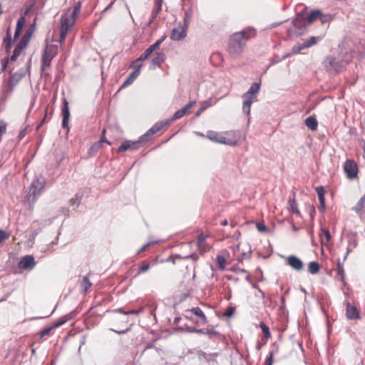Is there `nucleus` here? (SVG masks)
<instances>
[{
	"mask_svg": "<svg viewBox=\"0 0 365 365\" xmlns=\"http://www.w3.org/2000/svg\"><path fill=\"white\" fill-rule=\"evenodd\" d=\"M256 35L253 27H247L244 30L234 33L230 38L227 46L229 54L237 58L244 51L247 41Z\"/></svg>",
	"mask_w": 365,
	"mask_h": 365,
	"instance_id": "obj_1",
	"label": "nucleus"
},
{
	"mask_svg": "<svg viewBox=\"0 0 365 365\" xmlns=\"http://www.w3.org/2000/svg\"><path fill=\"white\" fill-rule=\"evenodd\" d=\"M259 89L260 83H255L250 86L249 90L242 96L243 98L242 110L247 115L250 113L252 103L257 100Z\"/></svg>",
	"mask_w": 365,
	"mask_h": 365,
	"instance_id": "obj_2",
	"label": "nucleus"
},
{
	"mask_svg": "<svg viewBox=\"0 0 365 365\" xmlns=\"http://www.w3.org/2000/svg\"><path fill=\"white\" fill-rule=\"evenodd\" d=\"M259 89L260 83H255L250 86L249 90L242 96L243 98L242 110L247 115L250 113L252 103L257 100Z\"/></svg>",
	"mask_w": 365,
	"mask_h": 365,
	"instance_id": "obj_3",
	"label": "nucleus"
},
{
	"mask_svg": "<svg viewBox=\"0 0 365 365\" xmlns=\"http://www.w3.org/2000/svg\"><path fill=\"white\" fill-rule=\"evenodd\" d=\"M45 184L46 181L44 178L41 175H36L27 194L28 200L34 201L41 195Z\"/></svg>",
	"mask_w": 365,
	"mask_h": 365,
	"instance_id": "obj_4",
	"label": "nucleus"
},
{
	"mask_svg": "<svg viewBox=\"0 0 365 365\" xmlns=\"http://www.w3.org/2000/svg\"><path fill=\"white\" fill-rule=\"evenodd\" d=\"M346 63L344 61L339 58L331 56H327L323 62L325 70L329 73H336L339 72Z\"/></svg>",
	"mask_w": 365,
	"mask_h": 365,
	"instance_id": "obj_5",
	"label": "nucleus"
},
{
	"mask_svg": "<svg viewBox=\"0 0 365 365\" xmlns=\"http://www.w3.org/2000/svg\"><path fill=\"white\" fill-rule=\"evenodd\" d=\"M292 23L293 26L287 29V33L290 36H298L304 30L307 21L302 14H299Z\"/></svg>",
	"mask_w": 365,
	"mask_h": 365,
	"instance_id": "obj_6",
	"label": "nucleus"
},
{
	"mask_svg": "<svg viewBox=\"0 0 365 365\" xmlns=\"http://www.w3.org/2000/svg\"><path fill=\"white\" fill-rule=\"evenodd\" d=\"M76 16L71 14V9L65 11L61 18V28L69 30L75 24Z\"/></svg>",
	"mask_w": 365,
	"mask_h": 365,
	"instance_id": "obj_7",
	"label": "nucleus"
},
{
	"mask_svg": "<svg viewBox=\"0 0 365 365\" xmlns=\"http://www.w3.org/2000/svg\"><path fill=\"white\" fill-rule=\"evenodd\" d=\"M344 170L349 179H354L357 177L358 168L356 163L352 160H346Z\"/></svg>",
	"mask_w": 365,
	"mask_h": 365,
	"instance_id": "obj_8",
	"label": "nucleus"
},
{
	"mask_svg": "<svg viewBox=\"0 0 365 365\" xmlns=\"http://www.w3.org/2000/svg\"><path fill=\"white\" fill-rule=\"evenodd\" d=\"M170 123L169 120H162L156 123L152 128H150L145 134L141 136V140L146 142L148 136L152 135L160 131L165 125Z\"/></svg>",
	"mask_w": 365,
	"mask_h": 365,
	"instance_id": "obj_9",
	"label": "nucleus"
},
{
	"mask_svg": "<svg viewBox=\"0 0 365 365\" xmlns=\"http://www.w3.org/2000/svg\"><path fill=\"white\" fill-rule=\"evenodd\" d=\"M143 143V140H141V137L136 141L125 140L118 148V151L121 153L129 149L134 150L138 149Z\"/></svg>",
	"mask_w": 365,
	"mask_h": 365,
	"instance_id": "obj_10",
	"label": "nucleus"
},
{
	"mask_svg": "<svg viewBox=\"0 0 365 365\" xmlns=\"http://www.w3.org/2000/svg\"><path fill=\"white\" fill-rule=\"evenodd\" d=\"M55 56V51L51 46H46L43 55L42 56V70L45 68L46 66H49L51 60Z\"/></svg>",
	"mask_w": 365,
	"mask_h": 365,
	"instance_id": "obj_11",
	"label": "nucleus"
},
{
	"mask_svg": "<svg viewBox=\"0 0 365 365\" xmlns=\"http://www.w3.org/2000/svg\"><path fill=\"white\" fill-rule=\"evenodd\" d=\"M187 34V27L174 28L170 34V38L173 41H181L185 38Z\"/></svg>",
	"mask_w": 365,
	"mask_h": 365,
	"instance_id": "obj_12",
	"label": "nucleus"
},
{
	"mask_svg": "<svg viewBox=\"0 0 365 365\" xmlns=\"http://www.w3.org/2000/svg\"><path fill=\"white\" fill-rule=\"evenodd\" d=\"M287 264L294 270L299 272L302 270L304 264L302 261L294 255L287 257Z\"/></svg>",
	"mask_w": 365,
	"mask_h": 365,
	"instance_id": "obj_13",
	"label": "nucleus"
},
{
	"mask_svg": "<svg viewBox=\"0 0 365 365\" xmlns=\"http://www.w3.org/2000/svg\"><path fill=\"white\" fill-rule=\"evenodd\" d=\"M36 264L34 257L32 255L24 256L19 263V267L21 269H31Z\"/></svg>",
	"mask_w": 365,
	"mask_h": 365,
	"instance_id": "obj_14",
	"label": "nucleus"
},
{
	"mask_svg": "<svg viewBox=\"0 0 365 365\" xmlns=\"http://www.w3.org/2000/svg\"><path fill=\"white\" fill-rule=\"evenodd\" d=\"M30 35L29 34H26L24 35L22 38L20 40L19 43L16 45V46L14 48V53L17 55L18 56L20 55L21 52L26 48L27 46V44L29 43V41L30 39Z\"/></svg>",
	"mask_w": 365,
	"mask_h": 365,
	"instance_id": "obj_15",
	"label": "nucleus"
},
{
	"mask_svg": "<svg viewBox=\"0 0 365 365\" xmlns=\"http://www.w3.org/2000/svg\"><path fill=\"white\" fill-rule=\"evenodd\" d=\"M62 115H63V120H62V126L64 128H67L68 127V120L70 117V112L68 108V103L66 99L63 100V107H62Z\"/></svg>",
	"mask_w": 365,
	"mask_h": 365,
	"instance_id": "obj_16",
	"label": "nucleus"
},
{
	"mask_svg": "<svg viewBox=\"0 0 365 365\" xmlns=\"http://www.w3.org/2000/svg\"><path fill=\"white\" fill-rule=\"evenodd\" d=\"M232 135V133H227L225 135H220L218 143L229 145H235L237 143V140L230 138Z\"/></svg>",
	"mask_w": 365,
	"mask_h": 365,
	"instance_id": "obj_17",
	"label": "nucleus"
},
{
	"mask_svg": "<svg viewBox=\"0 0 365 365\" xmlns=\"http://www.w3.org/2000/svg\"><path fill=\"white\" fill-rule=\"evenodd\" d=\"M305 125L311 130H316L318 127V122L314 116H309L305 119Z\"/></svg>",
	"mask_w": 365,
	"mask_h": 365,
	"instance_id": "obj_18",
	"label": "nucleus"
},
{
	"mask_svg": "<svg viewBox=\"0 0 365 365\" xmlns=\"http://www.w3.org/2000/svg\"><path fill=\"white\" fill-rule=\"evenodd\" d=\"M165 60V54L163 52H158L155 54V56L151 61V63L153 66H160Z\"/></svg>",
	"mask_w": 365,
	"mask_h": 365,
	"instance_id": "obj_19",
	"label": "nucleus"
},
{
	"mask_svg": "<svg viewBox=\"0 0 365 365\" xmlns=\"http://www.w3.org/2000/svg\"><path fill=\"white\" fill-rule=\"evenodd\" d=\"M138 69L136 71H133L129 76L126 78V80L124 81L123 85L121 86L120 88H123L130 84L133 83V82L138 77Z\"/></svg>",
	"mask_w": 365,
	"mask_h": 365,
	"instance_id": "obj_20",
	"label": "nucleus"
},
{
	"mask_svg": "<svg viewBox=\"0 0 365 365\" xmlns=\"http://www.w3.org/2000/svg\"><path fill=\"white\" fill-rule=\"evenodd\" d=\"M346 316L350 319H354L358 318L359 313L356 308L348 304L346 307Z\"/></svg>",
	"mask_w": 365,
	"mask_h": 365,
	"instance_id": "obj_21",
	"label": "nucleus"
},
{
	"mask_svg": "<svg viewBox=\"0 0 365 365\" xmlns=\"http://www.w3.org/2000/svg\"><path fill=\"white\" fill-rule=\"evenodd\" d=\"M352 210L356 213H360L363 211L365 212V192Z\"/></svg>",
	"mask_w": 365,
	"mask_h": 365,
	"instance_id": "obj_22",
	"label": "nucleus"
},
{
	"mask_svg": "<svg viewBox=\"0 0 365 365\" xmlns=\"http://www.w3.org/2000/svg\"><path fill=\"white\" fill-rule=\"evenodd\" d=\"M320 10H314V11H312L309 15L305 18L307 21V24H310L312 23H313L314 21H316L317 19H319V16H320Z\"/></svg>",
	"mask_w": 365,
	"mask_h": 365,
	"instance_id": "obj_23",
	"label": "nucleus"
},
{
	"mask_svg": "<svg viewBox=\"0 0 365 365\" xmlns=\"http://www.w3.org/2000/svg\"><path fill=\"white\" fill-rule=\"evenodd\" d=\"M197 246L200 250L206 252L210 250V247L207 246L205 243V236L203 235H200L197 238Z\"/></svg>",
	"mask_w": 365,
	"mask_h": 365,
	"instance_id": "obj_24",
	"label": "nucleus"
},
{
	"mask_svg": "<svg viewBox=\"0 0 365 365\" xmlns=\"http://www.w3.org/2000/svg\"><path fill=\"white\" fill-rule=\"evenodd\" d=\"M82 199V194L76 193L72 199L70 200V205L73 207V210H76L80 205Z\"/></svg>",
	"mask_w": 365,
	"mask_h": 365,
	"instance_id": "obj_25",
	"label": "nucleus"
},
{
	"mask_svg": "<svg viewBox=\"0 0 365 365\" xmlns=\"http://www.w3.org/2000/svg\"><path fill=\"white\" fill-rule=\"evenodd\" d=\"M320 269L319 264L317 262H311L308 264V272L312 274H315L319 272Z\"/></svg>",
	"mask_w": 365,
	"mask_h": 365,
	"instance_id": "obj_26",
	"label": "nucleus"
},
{
	"mask_svg": "<svg viewBox=\"0 0 365 365\" xmlns=\"http://www.w3.org/2000/svg\"><path fill=\"white\" fill-rule=\"evenodd\" d=\"M163 0H155L154 8L152 11V19H155L158 15L162 9Z\"/></svg>",
	"mask_w": 365,
	"mask_h": 365,
	"instance_id": "obj_27",
	"label": "nucleus"
},
{
	"mask_svg": "<svg viewBox=\"0 0 365 365\" xmlns=\"http://www.w3.org/2000/svg\"><path fill=\"white\" fill-rule=\"evenodd\" d=\"M92 286V283L90 282L88 277L85 276L83 278V280L81 283V287L82 289V291L84 294L86 293V292L89 289V288Z\"/></svg>",
	"mask_w": 365,
	"mask_h": 365,
	"instance_id": "obj_28",
	"label": "nucleus"
},
{
	"mask_svg": "<svg viewBox=\"0 0 365 365\" xmlns=\"http://www.w3.org/2000/svg\"><path fill=\"white\" fill-rule=\"evenodd\" d=\"M191 312L195 314L196 316L199 317L200 319L202 320V323H206L207 319L205 315L204 314L203 312L200 307H193L191 309Z\"/></svg>",
	"mask_w": 365,
	"mask_h": 365,
	"instance_id": "obj_29",
	"label": "nucleus"
},
{
	"mask_svg": "<svg viewBox=\"0 0 365 365\" xmlns=\"http://www.w3.org/2000/svg\"><path fill=\"white\" fill-rule=\"evenodd\" d=\"M30 10V8L27 9L25 12H24V14L23 16H21L17 21V23H16V30H20L21 31L22 28L24 27V24H25V22H26V18H25V16L29 13Z\"/></svg>",
	"mask_w": 365,
	"mask_h": 365,
	"instance_id": "obj_30",
	"label": "nucleus"
},
{
	"mask_svg": "<svg viewBox=\"0 0 365 365\" xmlns=\"http://www.w3.org/2000/svg\"><path fill=\"white\" fill-rule=\"evenodd\" d=\"M4 43L7 53H9L11 48V38L9 33V29L6 31V37L4 39Z\"/></svg>",
	"mask_w": 365,
	"mask_h": 365,
	"instance_id": "obj_31",
	"label": "nucleus"
},
{
	"mask_svg": "<svg viewBox=\"0 0 365 365\" xmlns=\"http://www.w3.org/2000/svg\"><path fill=\"white\" fill-rule=\"evenodd\" d=\"M153 48L149 46L140 56L137 58V61H143L147 59L153 52Z\"/></svg>",
	"mask_w": 365,
	"mask_h": 365,
	"instance_id": "obj_32",
	"label": "nucleus"
},
{
	"mask_svg": "<svg viewBox=\"0 0 365 365\" xmlns=\"http://www.w3.org/2000/svg\"><path fill=\"white\" fill-rule=\"evenodd\" d=\"M337 270H338V274L339 276V278L338 280H340L343 282L344 285L345 286L346 284V282L344 281L345 274H344V268L340 262H338L337 264Z\"/></svg>",
	"mask_w": 365,
	"mask_h": 365,
	"instance_id": "obj_33",
	"label": "nucleus"
},
{
	"mask_svg": "<svg viewBox=\"0 0 365 365\" xmlns=\"http://www.w3.org/2000/svg\"><path fill=\"white\" fill-rule=\"evenodd\" d=\"M288 205H289V210L293 213L296 214L297 215H300V212H299V210L297 208V203H296V201L294 200H289V202H288Z\"/></svg>",
	"mask_w": 365,
	"mask_h": 365,
	"instance_id": "obj_34",
	"label": "nucleus"
},
{
	"mask_svg": "<svg viewBox=\"0 0 365 365\" xmlns=\"http://www.w3.org/2000/svg\"><path fill=\"white\" fill-rule=\"evenodd\" d=\"M217 263L218 265V268L221 270H225L226 267V259L224 257L218 255L217 257Z\"/></svg>",
	"mask_w": 365,
	"mask_h": 365,
	"instance_id": "obj_35",
	"label": "nucleus"
},
{
	"mask_svg": "<svg viewBox=\"0 0 365 365\" xmlns=\"http://www.w3.org/2000/svg\"><path fill=\"white\" fill-rule=\"evenodd\" d=\"M113 312H119L122 313L125 315L128 314H139L142 312V309H140L138 310H130L128 312H125L122 309H116L112 311Z\"/></svg>",
	"mask_w": 365,
	"mask_h": 365,
	"instance_id": "obj_36",
	"label": "nucleus"
},
{
	"mask_svg": "<svg viewBox=\"0 0 365 365\" xmlns=\"http://www.w3.org/2000/svg\"><path fill=\"white\" fill-rule=\"evenodd\" d=\"M332 19V16L331 14H322V11H320V16L319 18V20L321 21L322 24H326L329 22Z\"/></svg>",
	"mask_w": 365,
	"mask_h": 365,
	"instance_id": "obj_37",
	"label": "nucleus"
},
{
	"mask_svg": "<svg viewBox=\"0 0 365 365\" xmlns=\"http://www.w3.org/2000/svg\"><path fill=\"white\" fill-rule=\"evenodd\" d=\"M322 39L321 36H312L309 40H306L307 44L308 47H311L315 44H317L319 41Z\"/></svg>",
	"mask_w": 365,
	"mask_h": 365,
	"instance_id": "obj_38",
	"label": "nucleus"
},
{
	"mask_svg": "<svg viewBox=\"0 0 365 365\" xmlns=\"http://www.w3.org/2000/svg\"><path fill=\"white\" fill-rule=\"evenodd\" d=\"M309 48L307 44V42L305 41H304L302 43H299L297 44H296L294 47H293V51L294 52H299L304 48Z\"/></svg>",
	"mask_w": 365,
	"mask_h": 365,
	"instance_id": "obj_39",
	"label": "nucleus"
},
{
	"mask_svg": "<svg viewBox=\"0 0 365 365\" xmlns=\"http://www.w3.org/2000/svg\"><path fill=\"white\" fill-rule=\"evenodd\" d=\"M259 327L262 329V331L264 334V335L265 336V337L267 339L270 338L271 334H270L268 327L264 322H260Z\"/></svg>",
	"mask_w": 365,
	"mask_h": 365,
	"instance_id": "obj_40",
	"label": "nucleus"
},
{
	"mask_svg": "<svg viewBox=\"0 0 365 365\" xmlns=\"http://www.w3.org/2000/svg\"><path fill=\"white\" fill-rule=\"evenodd\" d=\"M81 7V3L80 1L76 2L73 6V9L72 11H71V14H72V16L76 17L80 12Z\"/></svg>",
	"mask_w": 365,
	"mask_h": 365,
	"instance_id": "obj_41",
	"label": "nucleus"
},
{
	"mask_svg": "<svg viewBox=\"0 0 365 365\" xmlns=\"http://www.w3.org/2000/svg\"><path fill=\"white\" fill-rule=\"evenodd\" d=\"M192 11L191 9H190L187 11H185V17H184V21H185V26H184L187 27L188 22L192 19Z\"/></svg>",
	"mask_w": 365,
	"mask_h": 365,
	"instance_id": "obj_42",
	"label": "nucleus"
},
{
	"mask_svg": "<svg viewBox=\"0 0 365 365\" xmlns=\"http://www.w3.org/2000/svg\"><path fill=\"white\" fill-rule=\"evenodd\" d=\"M185 115V111L180 109L176 111L170 119H168L170 122L181 118Z\"/></svg>",
	"mask_w": 365,
	"mask_h": 365,
	"instance_id": "obj_43",
	"label": "nucleus"
},
{
	"mask_svg": "<svg viewBox=\"0 0 365 365\" xmlns=\"http://www.w3.org/2000/svg\"><path fill=\"white\" fill-rule=\"evenodd\" d=\"M220 137V134H218L215 132H210L207 134V138L214 142L218 143Z\"/></svg>",
	"mask_w": 365,
	"mask_h": 365,
	"instance_id": "obj_44",
	"label": "nucleus"
},
{
	"mask_svg": "<svg viewBox=\"0 0 365 365\" xmlns=\"http://www.w3.org/2000/svg\"><path fill=\"white\" fill-rule=\"evenodd\" d=\"M235 310V308L234 307L230 306L225 309L223 316L226 317H231L234 314Z\"/></svg>",
	"mask_w": 365,
	"mask_h": 365,
	"instance_id": "obj_45",
	"label": "nucleus"
},
{
	"mask_svg": "<svg viewBox=\"0 0 365 365\" xmlns=\"http://www.w3.org/2000/svg\"><path fill=\"white\" fill-rule=\"evenodd\" d=\"M165 38L166 36H163L160 39H158L153 45H151L150 47L153 48V51L156 50L160 46V45L165 40Z\"/></svg>",
	"mask_w": 365,
	"mask_h": 365,
	"instance_id": "obj_46",
	"label": "nucleus"
},
{
	"mask_svg": "<svg viewBox=\"0 0 365 365\" xmlns=\"http://www.w3.org/2000/svg\"><path fill=\"white\" fill-rule=\"evenodd\" d=\"M235 253L236 255H237V254H242V259H244V258H247V257H249V255H250V252H248L247 253V252H245L244 250H242V251L241 252V245H239L236 247V249H235Z\"/></svg>",
	"mask_w": 365,
	"mask_h": 365,
	"instance_id": "obj_47",
	"label": "nucleus"
},
{
	"mask_svg": "<svg viewBox=\"0 0 365 365\" xmlns=\"http://www.w3.org/2000/svg\"><path fill=\"white\" fill-rule=\"evenodd\" d=\"M101 148V141H98L96 143H94L91 148H90V150H89V153H96L98 150H100V148Z\"/></svg>",
	"mask_w": 365,
	"mask_h": 365,
	"instance_id": "obj_48",
	"label": "nucleus"
},
{
	"mask_svg": "<svg viewBox=\"0 0 365 365\" xmlns=\"http://www.w3.org/2000/svg\"><path fill=\"white\" fill-rule=\"evenodd\" d=\"M140 61H137V59L133 61L132 63H131V65H130V67L133 68H134V71H136L138 70V74L140 75V69L143 66L142 63H140Z\"/></svg>",
	"mask_w": 365,
	"mask_h": 365,
	"instance_id": "obj_49",
	"label": "nucleus"
},
{
	"mask_svg": "<svg viewBox=\"0 0 365 365\" xmlns=\"http://www.w3.org/2000/svg\"><path fill=\"white\" fill-rule=\"evenodd\" d=\"M68 30H65L64 29L61 28V33H60V40L59 42L61 44L63 43V41L66 39V35L68 34Z\"/></svg>",
	"mask_w": 365,
	"mask_h": 365,
	"instance_id": "obj_50",
	"label": "nucleus"
},
{
	"mask_svg": "<svg viewBox=\"0 0 365 365\" xmlns=\"http://www.w3.org/2000/svg\"><path fill=\"white\" fill-rule=\"evenodd\" d=\"M150 269V264L148 262H143L139 267L138 274L140 272H144L148 271Z\"/></svg>",
	"mask_w": 365,
	"mask_h": 365,
	"instance_id": "obj_51",
	"label": "nucleus"
},
{
	"mask_svg": "<svg viewBox=\"0 0 365 365\" xmlns=\"http://www.w3.org/2000/svg\"><path fill=\"white\" fill-rule=\"evenodd\" d=\"M195 104V101H192L185 105L182 108H181V110L185 111V115L189 112V110L194 106Z\"/></svg>",
	"mask_w": 365,
	"mask_h": 365,
	"instance_id": "obj_52",
	"label": "nucleus"
},
{
	"mask_svg": "<svg viewBox=\"0 0 365 365\" xmlns=\"http://www.w3.org/2000/svg\"><path fill=\"white\" fill-rule=\"evenodd\" d=\"M322 231L324 237L325 238L327 242H329L331 238L329 231L325 228H322Z\"/></svg>",
	"mask_w": 365,
	"mask_h": 365,
	"instance_id": "obj_53",
	"label": "nucleus"
},
{
	"mask_svg": "<svg viewBox=\"0 0 365 365\" xmlns=\"http://www.w3.org/2000/svg\"><path fill=\"white\" fill-rule=\"evenodd\" d=\"M207 107L208 104L207 103H204V104L200 107V108H199L197 110L195 116L199 117L201 115V113L207 109Z\"/></svg>",
	"mask_w": 365,
	"mask_h": 365,
	"instance_id": "obj_54",
	"label": "nucleus"
},
{
	"mask_svg": "<svg viewBox=\"0 0 365 365\" xmlns=\"http://www.w3.org/2000/svg\"><path fill=\"white\" fill-rule=\"evenodd\" d=\"M9 237V235L6 232H5L2 230H0V242L4 241Z\"/></svg>",
	"mask_w": 365,
	"mask_h": 365,
	"instance_id": "obj_55",
	"label": "nucleus"
},
{
	"mask_svg": "<svg viewBox=\"0 0 365 365\" xmlns=\"http://www.w3.org/2000/svg\"><path fill=\"white\" fill-rule=\"evenodd\" d=\"M272 358H273V353L270 352L269 355L267 357V359L265 360L264 365H272V363H273Z\"/></svg>",
	"mask_w": 365,
	"mask_h": 365,
	"instance_id": "obj_56",
	"label": "nucleus"
},
{
	"mask_svg": "<svg viewBox=\"0 0 365 365\" xmlns=\"http://www.w3.org/2000/svg\"><path fill=\"white\" fill-rule=\"evenodd\" d=\"M6 130V123L4 121H0V137Z\"/></svg>",
	"mask_w": 365,
	"mask_h": 365,
	"instance_id": "obj_57",
	"label": "nucleus"
},
{
	"mask_svg": "<svg viewBox=\"0 0 365 365\" xmlns=\"http://www.w3.org/2000/svg\"><path fill=\"white\" fill-rule=\"evenodd\" d=\"M175 257L176 258H179V259H192L194 260H196L197 259V256L196 255H187L184 257H181L180 255H175Z\"/></svg>",
	"mask_w": 365,
	"mask_h": 365,
	"instance_id": "obj_58",
	"label": "nucleus"
},
{
	"mask_svg": "<svg viewBox=\"0 0 365 365\" xmlns=\"http://www.w3.org/2000/svg\"><path fill=\"white\" fill-rule=\"evenodd\" d=\"M257 228L259 232H265L267 230V227L263 223H257Z\"/></svg>",
	"mask_w": 365,
	"mask_h": 365,
	"instance_id": "obj_59",
	"label": "nucleus"
},
{
	"mask_svg": "<svg viewBox=\"0 0 365 365\" xmlns=\"http://www.w3.org/2000/svg\"><path fill=\"white\" fill-rule=\"evenodd\" d=\"M319 204H320V206L319 208V210H321L322 212H323L325 210V197L319 198Z\"/></svg>",
	"mask_w": 365,
	"mask_h": 365,
	"instance_id": "obj_60",
	"label": "nucleus"
},
{
	"mask_svg": "<svg viewBox=\"0 0 365 365\" xmlns=\"http://www.w3.org/2000/svg\"><path fill=\"white\" fill-rule=\"evenodd\" d=\"M315 190H316V192L317 193V195H324V193H325L324 189L322 186L317 187L315 188Z\"/></svg>",
	"mask_w": 365,
	"mask_h": 365,
	"instance_id": "obj_61",
	"label": "nucleus"
},
{
	"mask_svg": "<svg viewBox=\"0 0 365 365\" xmlns=\"http://www.w3.org/2000/svg\"><path fill=\"white\" fill-rule=\"evenodd\" d=\"M67 321V319H59L58 322H56L54 325H53V327H58L61 325H63Z\"/></svg>",
	"mask_w": 365,
	"mask_h": 365,
	"instance_id": "obj_62",
	"label": "nucleus"
},
{
	"mask_svg": "<svg viewBox=\"0 0 365 365\" xmlns=\"http://www.w3.org/2000/svg\"><path fill=\"white\" fill-rule=\"evenodd\" d=\"M8 66V58H4L1 63V71H4Z\"/></svg>",
	"mask_w": 365,
	"mask_h": 365,
	"instance_id": "obj_63",
	"label": "nucleus"
},
{
	"mask_svg": "<svg viewBox=\"0 0 365 365\" xmlns=\"http://www.w3.org/2000/svg\"><path fill=\"white\" fill-rule=\"evenodd\" d=\"M51 328H48V329H44L42 332H41V337H43L44 336L47 335L49 334L50 331H51Z\"/></svg>",
	"mask_w": 365,
	"mask_h": 365,
	"instance_id": "obj_64",
	"label": "nucleus"
}]
</instances>
